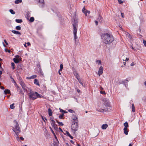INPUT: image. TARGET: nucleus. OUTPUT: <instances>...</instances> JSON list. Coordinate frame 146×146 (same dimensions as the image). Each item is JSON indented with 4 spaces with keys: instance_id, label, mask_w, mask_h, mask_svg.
I'll use <instances>...</instances> for the list:
<instances>
[{
    "instance_id": "2f4dec72",
    "label": "nucleus",
    "mask_w": 146,
    "mask_h": 146,
    "mask_svg": "<svg viewBox=\"0 0 146 146\" xmlns=\"http://www.w3.org/2000/svg\"><path fill=\"white\" fill-rule=\"evenodd\" d=\"M64 115V113H62V114L60 115L59 116V118L60 119H64V118L63 117V116Z\"/></svg>"
},
{
    "instance_id": "6e6552de",
    "label": "nucleus",
    "mask_w": 146,
    "mask_h": 146,
    "mask_svg": "<svg viewBox=\"0 0 146 146\" xmlns=\"http://www.w3.org/2000/svg\"><path fill=\"white\" fill-rule=\"evenodd\" d=\"M72 119L74 120V121L73 122H74L75 123H78V117L76 115H73Z\"/></svg>"
},
{
    "instance_id": "49530a36",
    "label": "nucleus",
    "mask_w": 146,
    "mask_h": 146,
    "mask_svg": "<svg viewBox=\"0 0 146 146\" xmlns=\"http://www.w3.org/2000/svg\"><path fill=\"white\" fill-rule=\"evenodd\" d=\"M142 100L144 102H146V98L145 97H144L142 99Z\"/></svg>"
},
{
    "instance_id": "c9c22d12",
    "label": "nucleus",
    "mask_w": 146,
    "mask_h": 146,
    "mask_svg": "<svg viewBox=\"0 0 146 146\" xmlns=\"http://www.w3.org/2000/svg\"><path fill=\"white\" fill-rule=\"evenodd\" d=\"M34 21V18L33 17H31L29 19V21L31 22H32Z\"/></svg>"
},
{
    "instance_id": "72a5a7b5",
    "label": "nucleus",
    "mask_w": 146,
    "mask_h": 146,
    "mask_svg": "<svg viewBox=\"0 0 146 146\" xmlns=\"http://www.w3.org/2000/svg\"><path fill=\"white\" fill-rule=\"evenodd\" d=\"M11 66H12V69L13 70L15 68V64L13 62H12L11 63Z\"/></svg>"
},
{
    "instance_id": "0eeeda50",
    "label": "nucleus",
    "mask_w": 146,
    "mask_h": 146,
    "mask_svg": "<svg viewBox=\"0 0 146 146\" xmlns=\"http://www.w3.org/2000/svg\"><path fill=\"white\" fill-rule=\"evenodd\" d=\"M104 105L106 107H110V105L109 102V101L107 99H105V101L104 102Z\"/></svg>"
},
{
    "instance_id": "c03bdc74",
    "label": "nucleus",
    "mask_w": 146,
    "mask_h": 146,
    "mask_svg": "<svg viewBox=\"0 0 146 146\" xmlns=\"http://www.w3.org/2000/svg\"><path fill=\"white\" fill-rule=\"evenodd\" d=\"M68 111L69 112L71 113H74L75 112L73 110H72L71 109L68 110Z\"/></svg>"
},
{
    "instance_id": "473e14b6",
    "label": "nucleus",
    "mask_w": 146,
    "mask_h": 146,
    "mask_svg": "<svg viewBox=\"0 0 146 146\" xmlns=\"http://www.w3.org/2000/svg\"><path fill=\"white\" fill-rule=\"evenodd\" d=\"M50 123L52 126L56 124L55 123V121L54 120L52 121H50Z\"/></svg>"
},
{
    "instance_id": "f8f14e48",
    "label": "nucleus",
    "mask_w": 146,
    "mask_h": 146,
    "mask_svg": "<svg viewBox=\"0 0 146 146\" xmlns=\"http://www.w3.org/2000/svg\"><path fill=\"white\" fill-rule=\"evenodd\" d=\"M11 32L14 34L16 35H21V33L18 31L15 30H12Z\"/></svg>"
},
{
    "instance_id": "ea45409f",
    "label": "nucleus",
    "mask_w": 146,
    "mask_h": 146,
    "mask_svg": "<svg viewBox=\"0 0 146 146\" xmlns=\"http://www.w3.org/2000/svg\"><path fill=\"white\" fill-rule=\"evenodd\" d=\"M14 103H13L12 104L10 105V108L11 109H13L15 107L14 106Z\"/></svg>"
},
{
    "instance_id": "9b49d317",
    "label": "nucleus",
    "mask_w": 146,
    "mask_h": 146,
    "mask_svg": "<svg viewBox=\"0 0 146 146\" xmlns=\"http://www.w3.org/2000/svg\"><path fill=\"white\" fill-rule=\"evenodd\" d=\"M77 30H73V33L74 35V38L75 39V41H76V39L77 38V36L76 35V33L77 32Z\"/></svg>"
},
{
    "instance_id": "4be33fe9",
    "label": "nucleus",
    "mask_w": 146,
    "mask_h": 146,
    "mask_svg": "<svg viewBox=\"0 0 146 146\" xmlns=\"http://www.w3.org/2000/svg\"><path fill=\"white\" fill-rule=\"evenodd\" d=\"M4 93L6 94H9L10 93V91L8 89H5L4 90Z\"/></svg>"
},
{
    "instance_id": "f704fd0d",
    "label": "nucleus",
    "mask_w": 146,
    "mask_h": 146,
    "mask_svg": "<svg viewBox=\"0 0 146 146\" xmlns=\"http://www.w3.org/2000/svg\"><path fill=\"white\" fill-rule=\"evenodd\" d=\"M86 9L84 7L82 9V12H83L85 14L86 16Z\"/></svg>"
},
{
    "instance_id": "a211bd4d",
    "label": "nucleus",
    "mask_w": 146,
    "mask_h": 146,
    "mask_svg": "<svg viewBox=\"0 0 146 146\" xmlns=\"http://www.w3.org/2000/svg\"><path fill=\"white\" fill-rule=\"evenodd\" d=\"M9 75L10 76V78H11V81L12 82H13L15 84H16V83L14 79L12 77V76L11 74H9Z\"/></svg>"
},
{
    "instance_id": "3c124183",
    "label": "nucleus",
    "mask_w": 146,
    "mask_h": 146,
    "mask_svg": "<svg viewBox=\"0 0 146 146\" xmlns=\"http://www.w3.org/2000/svg\"><path fill=\"white\" fill-rule=\"evenodd\" d=\"M129 81L127 80V79H126L125 80L123 81V83L124 84H125V83Z\"/></svg>"
},
{
    "instance_id": "774afa93",
    "label": "nucleus",
    "mask_w": 146,
    "mask_h": 146,
    "mask_svg": "<svg viewBox=\"0 0 146 146\" xmlns=\"http://www.w3.org/2000/svg\"><path fill=\"white\" fill-rule=\"evenodd\" d=\"M95 23H96V25H98V21H95Z\"/></svg>"
},
{
    "instance_id": "c85d7f7f",
    "label": "nucleus",
    "mask_w": 146,
    "mask_h": 146,
    "mask_svg": "<svg viewBox=\"0 0 146 146\" xmlns=\"http://www.w3.org/2000/svg\"><path fill=\"white\" fill-rule=\"evenodd\" d=\"M13 60L14 62L16 64L18 63L19 62V60L17 58H13Z\"/></svg>"
},
{
    "instance_id": "0e129e2a",
    "label": "nucleus",
    "mask_w": 146,
    "mask_h": 146,
    "mask_svg": "<svg viewBox=\"0 0 146 146\" xmlns=\"http://www.w3.org/2000/svg\"><path fill=\"white\" fill-rule=\"evenodd\" d=\"M121 15L122 17L123 18L124 17V13H121Z\"/></svg>"
},
{
    "instance_id": "9d476101",
    "label": "nucleus",
    "mask_w": 146,
    "mask_h": 146,
    "mask_svg": "<svg viewBox=\"0 0 146 146\" xmlns=\"http://www.w3.org/2000/svg\"><path fill=\"white\" fill-rule=\"evenodd\" d=\"M111 109L110 108H105L104 109H102L99 111L103 112L105 111L106 112H109L110 111Z\"/></svg>"
},
{
    "instance_id": "69168bd1",
    "label": "nucleus",
    "mask_w": 146,
    "mask_h": 146,
    "mask_svg": "<svg viewBox=\"0 0 146 146\" xmlns=\"http://www.w3.org/2000/svg\"><path fill=\"white\" fill-rule=\"evenodd\" d=\"M0 88H1V89L2 90H4V88H5L3 86H1Z\"/></svg>"
},
{
    "instance_id": "4c0bfd02",
    "label": "nucleus",
    "mask_w": 146,
    "mask_h": 146,
    "mask_svg": "<svg viewBox=\"0 0 146 146\" xmlns=\"http://www.w3.org/2000/svg\"><path fill=\"white\" fill-rule=\"evenodd\" d=\"M132 111L133 112H134L135 111V106H134V104H132Z\"/></svg>"
},
{
    "instance_id": "7ed1b4c3",
    "label": "nucleus",
    "mask_w": 146,
    "mask_h": 146,
    "mask_svg": "<svg viewBox=\"0 0 146 146\" xmlns=\"http://www.w3.org/2000/svg\"><path fill=\"white\" fill-rule=\"evenodd\" d=\"M14 122L15 123V125L14 126V127H13L12 129L13 130L14 132L16 134V135L15 136L16 137L17 140L19 141V137L18 136L19 133L20 131V129L19 127V125L17 121L15 120H14Z\"/></svg>"
},
{
    "instance_id": "864d4df0",
    "label": "nucleus",
    "mask_w": 146,
    "mask_h": 146,
    "mask_svg": "<svg viewBox=\"0 0 146 146\" xmlns=\"http://www.w3.org/2000/svg\"><path fill=\"white\" fill-rule=\"evenodd\" d=\"M100 93L102 94H106V93L105 91H101Z\"/></svg>"
},
{
    "instance_id": "a19ab883",
    "label": "nucleus",
    "mask_w": 146,
    "mask_h": 146,
    "mask_svg": "<svg viewBox=\"0 0 146 146\" xmlns=\"http://www.w3.org/2000/svg\"><path fill=\"white\" fill-rule=\"evenodd\" d=\"M60 68L59 70L60 71H62L63 68V65L62 64H61L60 65Z\"/></svg>"
},
{
    "instance_id": "8fccbe9b",
    "label": "nucleus",
    "mask_w": 146,
    "mask_h": 146,
    "mask_svg": "<svg viewBox=\"0 0 146 146\" xmlns=\"http://www.w3.org/2000/svg\"><path fill=\"white\" fill-rule=\"evenodd\" d=\"M42 119L43 120V121L45 122V123H46V121H45L44 120V117L42 116H41Z\"/></svg>"
},
{
    "instance_id": "58836bf2",
    "label": "nucleus",
    "mask_w": 146,
    "mask_h": 146,
    "mask_svg": "<svg viewBox=\"0 0 146 146\" xmlns=\"http://www.w3.org/2000/svg\"><path fill=\"white\" fill-rule=\"evenodd\" d=\"M15 29L17 30H20L21 29V27L19 26H17L16 27Z\"/></svg>"
},
{
    "instance_id": "f03ea898",
    "label": "nucleus",
    "mask_w": 146,
    "mask_h": 146,
    "mask_svg": "<svg viewBox=\"0 0 146 146\" xmlns=\"http://www.w3.org/2000/svg\"><path fill=\"white\" fill-rule=\"evenodd\" d=\"M29 93H28V95L29 96V97L33 100H35L38 97L41 98L42 96L37 92H33L31 89H29Z\"/></svg>"
},
{
    "instance_id": "680f3d73",
    "label": "nucleus",
    "mask_w": 146,
    "mask_h": 146,
    "mask_svg": "<svg viewBox=\"0 0 146 146\" xmlns=\"http://www.w3.org/2000/svg\"><path fill=\"white\" fill-rule=\"evenodd\" d=\"M86 14L87 13H88V14H90V11H88L87 10H86Z\"/></svg>"
},
{
    "instance_id": "4d7b16f0",
    "label": "nucleus",
    "mask_w": 146,
    "mask_h": 146,
    "mask_svg": "<svg viewBox=\"0 0 146 146\" xmlns=\"http://www.w3.org/2000/svg\"><path fill=\"white\" fill-rule=\"evenodd\" d=\"M143 43L144 45L146 46V41L145 40H143Z\"/></svg>"
},
{
    "instance_id": "b1692460",
    "label": "nucleus",
    "mask_w": 146,
    "mask_h": 146,
    "mask_svg": "<svg viewBox=\"0 0 146 146\" xmlns=\"http://www.w3.org/2000/svg\"><path fill=\"white\" fill-rule=\"evenodd\" d=\"M22 2V0H16L15 1V3L16 4L21 3Z\"/></svg>"
},
{
    "instance_id": "052dcab7",
    "label": "nucleus",
    "mask_w": 146,
    "mask_h": 146,
    "mask_svg": "<svg viewBox=\"0 0 146 146\" xmlns=\"http://www.w3.org/2000/svg\"><path fill=\"white\" fill-rule=\"evenodd\" d=\"M4 42L7 45H8V43L7 42L6 40H4Z\"/></svg>"
},
{
    "instance_id": "bf43d9fd",
    "label": "nucleus",
    "mask_w": 146,
    "mask_h": 146,
    "mask_svg": "<svg viewBox=\"0 0 146 146\" xmlns=\"http://www.w3.org/2000/svg\"><path fill=\"white\" fill-rule=\"evenodd\" d=\"M68 136L71 139H73V137L70 134L69 135H68Z\"/></svg>"
},
{
    "instance_id": "a18cd8bd",
    "label": "nucleus",
    "mask_w": 146,
    "mask_h": 146,
    "mask_svg": "<svg viewBox=\"0 0 146 146\" xmlns=\"http://www.w3.org/2000/svg\"><path fill=\"white\" fill-rule=\"evenodd\" d=\"M50 129L51 131H52V132L53 134L54 135H55V133H54V131H53V130H52V128H51V127H50Z\"/></svg>"
},
{
    "instance_id": "6e6d98bb",
    "label": "nucleus",
    "mask_w": 146,
    "mask_h": 146,
    "mask_svg": "<svg viewBox=\"0 0 146 146\" xmlns=\"http://www.w3.org/2000/svg\"><path fill=\"white\" fill-rule=\"evenodd\" d=\"M59 110H60V111L61 112H62L63 113V111H64V110H63L62 109H61L60 108H59Z\"/></svg>"
},
{
    "instance_id": "1a4fd4ad",
    "label": "nucleus",
    "mask_w": 146,
    "mask_h": 146,
    "mask_svg": "<svg viewBox=\"0 0 146 146\" xmlns=\"http://www.w3.org/2000/svg\"><path fill=\"white\" fill-rule=\"evenodd\" d=\"M103 68L102 66H101L98 70V74L99 75V76H100V75L102 74L103 73Z\"/></svg>"
},
{
    "instance_id": "13d9d810",
    "label": "nucleus",
    "mask_w": 146,
    "mask_h": 146,
    "mask_svg": "<svg viewBox=\"0 0 146 146\" xmlns=\"http://www.w3.org/2000/svg\"><path fill=\"white\" fill-rule=\"evenodd\" d=\"M15 57L16 58H17V59H18L19 58L20 56H19L17 55Z\"/></svg>"
},
{
    "instance_id": "393cba45",
    "label": "nucleus",
    "mask_w": 146,
    "mask_h": 146,
    "mask_svg": "<svg viewBox=\"0 0 146 146\" xmlns=\"http://www.w3.org/2000/svg\"><path fill=\"white\" fill-rule=\"evenodd\" d=\"M98 19L99 21H100L101 22L103 21V19L101 16L100 15L99 16Z\"/></svg>"
},
{
    "instance_id": "09e8293b",
    "label": "nucleus",
    "mask_w": 146,
    "mask_h": 146,
    "mask_svg": "<svg viewBox=\"0 0 146 146\" xmlns=\"http://www.w3.org/2000/svg\"><path fill=\"white\" fill-rule=\"evenodd\" d=\"M37 67H38V68H39V70L40 71L41 70V67L40 66V64H38L37 65Z\"/></svg>"
},
{
    "instance_id": "c756f323",
    "label": "nucleus",
    "mask_w": 146,
    "mask_h": 146,
    "mask_svg": "<svg viewBox=\"0 0 146 146\" xmlns=\"http://www.w3.org/2000/svg\"><path fill=\"white\" fill-rule=\"evenodd\" d=\"M36 75H34L29 78V79H34L36 77Z\"/></svg>"
},
{
    "instance_id": "e433bc0d",
    "label": "nucleus",
    "mask_w": 146,
    "mask_h": 146,
    "mask_svg": "<svg viewBox=\"0 0 146 146\" xmlns=\"http://www.w3.org/2000/svg\"><path fill=\"white\" fill-rule=\"evenodd\" d=\"M9 11L12 14H15V12L12 9H11L9 10Z\"/></svg>"
},
{
    "instance_id": "7c9ffc66",
    "label": "nucleus",
    "mask_w": 146,
    "mask_h": 146,
    "mask_svg": "<svg viewBox=\"0 0 146 146\" xmlns=\"http://www.w3.org/2000/svg\"><path fill=\"white\" fill-rule=\"evenodd\" d=\"M52 127L54 129L56 130H58V127H57V125L56 124L54 125H53Z\"/></svg>"
},
{
    "instance_id": "2eb2a0df",
    "label": "nucleus",
    "mask_w": 146,
    "mask_h": 146,
    "mask_svg": "<svg viewBox=\"0 0 146 146\" xmlns=\"http://www.w3.org/2000/svg\"><path fill=\"white\" fill-rule=\"evenodd\" d=\"M108 127V125L106 124H104L102 126V128L103 129H106Z\"/></svg>"
},
{
    "instance_id": "5701e85b",
    "label": "nucleus",
    "mask_w": 146,
    "mask_h": 146,
    "mask_svg": "<svg viewBox=\"0 0 146 146\" xmlns=\"http://www.w3.org/2000/svg\"><path fill=\"white\" fill-rule=\"evenodd\" d=\"M56 122L58 123V124L59 126H62L64 125L63 123L62 122H60L57 119H56Z\"/></svg>"
},
{
    "instance_id": "37998d69",
    "label": "nucleus",
    "mask_w": 146,
    "mask_h": 146,
    "mask_svg": "<svg viewBox=\"0 0 146 146\" xmlns=\"http://www.w3.org/2000/svg\"><path fill=\"white\" fill-rule=\"evenodd\" d=\"M96 62L97 63H98V64H100L101 63V61L100 60H98Z\"/></svg>"
},
{
    "instance_id": "20e7f679",
    "label": "nucleus",
    "mask_w": 146,
    "mask_h": 146,
    "mask_svg": "<svg viewBox=\"0 0 146 146\" xmlns=\"http://www.w3.org/2000/svg\"><path fill=\"white\" fill-rule=\"evenodd\" d=\"M78 128V123H75L74 122H72V124L71 126V129L74 132L77 131Z\"/></svg>"
},
{
    "instance_id": "e2e57ef3",
    "label": "nucleus",
    "mask_w": 146,
    "mask_h": 146,
    "mask_svg": "<svg viewBox=\"0 0 146 146\" xmlns=\"http://www.w3.org/2000/svg\"><path fill=\"white\" fill-rule=\"evenodd\" d=\"M50 120L51 121H54L53 119V118L52 117H50Z\"/></svg>"
},
{
    "instance_id": "aec40b11",
    "label": "nucleus",
    "mask_w": 146,
    "mask_h": 146,
    "mask_svg": "<svg viewBox=\"0 0 146 146\" xmlns=\"http://www.w3.org/2000/svg\"><path fill=\"white\" fill-rule=\"evenodd\" d=\"M74 74L75 76L76 77V78L78 79L79 78V75L78 74V73H77V72H74Z\"/></svg>"
},
{
    "instance_id": "6ab92c4d",
    "label": "nucleus",
    "mask_w": 146,
    "mask_h": 146,
    "mask_svg": "<svg viewBox=\"0 0 146 146\" xmlns=\"http://www.w3.org/2000/svg\"><path fill=\"white\" fill-rule=\"evenodd\" d=\"M48 111L49 115L50 116H51L52 115V112L50 108H49L48 109Z\"/></svg>"
},
{
    "instance_id": "338daca9",
    "label": "nucleus",
    "mask_w": 146,
    "mask_h": 146,
    "mask_svg": "<svg viewBox=\"0 0 146 146\" xmlns=\"http://www.w3.org/2000/svg\"><path fill=\"white\" fill-rule=\"evenodd\" d=\"M20 139L21 140H23L24 139V138L23 137H20V138L19 137V139ZM20 141V140H19V141Z\"/></svg>"
},
{
    "instance_id": "4468645a",
    "label": "nucleus",
    "mask_w": 146,
    "mask_h": 146,
    "mask_svg": "<svg viewBox=\"0 0 146 146\" xmlns=\"http://www.w3.org/2000/svg\"><path fill=\"white\" fill-rule=\"evenodd\" d=\"M17 90L18 92L21 94H23L22 90L20 87L17 86Z\"/></svg>"
},
{
    "instance_id": "39448f33",
    "label": "nucleus",
    "mask_w": 146,
    "mask_h": 146,
    "mask_svg": "<svg viewBox=\"0 0 146 146\" xmlns=\"http://www.w3.org/2000/svg\"><path fill=\"white\" fill-rule=\"evenodd\" d=\"M38 2L39 7L42 8L44 7L45 3L44 0H35Z\"/></svg>"
},
{
    "instance_id": "de8ad7c7",
    "label": "nucleus",
    "mask_w": 146,
    "mask_h": 146,
    "mask_svg": "<svg viewBox=\"0 0 146 146\" xmlns=\"http://www.w3.org/2000/svg\"><path fill=\"white\" fill-rule=\"evenodd\" d=\"M5 51L6 52H9V53L10 52H11V51L10 50H7L6 48H5Z\"/></svg>"
},
{
    "instance_id": "412c9836",
    "label": "nucleus",
    "mask_w": 146,
    "mask_h": 146,
    "mask_svg": "<svg viewBox=\"0 0 146 146\" xmlns=\"http://www.w3.org/2000/svg\"><path fill=\"white\" fill-rule=\"evenodd\" d=\"M124 131V133L126 135H127L128 134V131H127V128H124L123 129Z\"/></svg>"
},
{
    "instance_id": "a878e982",
    "label": "nucleus",
    "mask_w": 146,
    "mask_h": 146,
    "mask_svg": "<svg viewBox=\"0 0 146 146\" xmlns=\"http://www.w3.org/2000/svg\"><path fill=\"white\" fill-rule=\"evenodd\" d=\"M15 21H16V22L17 23H21L23 21H22V19H16L15 20Z\"/></svg>"
},
{
    "instance_id": "423d86ee",
    "label": "nucleus",
    "mask_w": 146,
    "mask_h": 146,
    "mask_svg": "<svg viewBox=\"0 0 146 146\" xmlns=\"http://www.w3.org/2000/svg\"><path fill=\"white\" fill-rule=\"evenodd\" d=\"M74 19V22L72 24L73 29V30H77L76 27L78 26V21L77 20L75 19Z\"/></svg>"
},
{
    "instance_id": "f3484780",
    "label": "nucleus",
    "mask_w": 146,
    "mask_h": 146,
    "mask_svg": "<svg viewBox=\"0 0 146 146\" xmlns=\"http://www.w3.org/2000/svg\"><path fill=\"white\" fill-rule=\"evenodd\" d=\"M34 83L38 86H39L40 84L39 83V82L37 79H35L34 80Z\"/></svg>"
},
{
    "instance_id": "bb28decb",
    "label": "nucleus",
    "mask_w": 146,
    "mask_h": 146,
    "mask_svg": "<svg viewBox=\"0 0 146 146\" xmlns=\"http://www.w3.org/2000/svg\"><path fill=\"white\" fill-rule=\"evenodd\" d=\"M124 125L125 127L124 128H127V127H129V125L128 123L127 122H125L124 124Z\"/></svg>"
},
{
    "instance_id": "ddd939ff",
    "label": "nucleus",
    "mask_w": 146,
    "mask_h": 146,
    "mask_svg": "<svg viewBox=\"0 0 146 146\" xmlns=\"http://www.w3.org/2000/svg\"><path fill=\"white\" fill-rule=\"evenodd\" d=\"M21 85L22 87V88L23 89L24 92L27 91V90L26 89V87L25 86V84L24 83H23V84H22Z\"/></svg>"
},
{
    "instance_id": "f257e3e1",
    "label": "nucleus",
    "mask_w": 146,
    "mask_h": 146,
    "mask_svg": "<svg viewBox=\"0 0 146 146\" xmlns=\"http://www.w3.org/2000/svg\"><path fill=\"white\" fill-rule=\"evenodd\" d=\"M101 38L103 40V42L106 44H110L114 40L113 36L108 33L102 34Z\"/></svg>"
},
{
    "instance_id": "dca6fc26",
    "label": "nucleus",
    "mask_w": 146,
    "mask_h": 146,
    "mask_svg": "<svg viewBox=\"0 0 146 146\" xmlns=\"http://www.w3.org/2000/svg\"><path fill=\"white\" fill-rule=\"evenodd\" d=\"M59 143L58 140H56L54 141V146H58Z\"/></svg>"
},
{
    "instance_id": "603ef678",
    "label": "nucleus",
    "mask_w": 146,
    "mask_h": 146,
    "mask_svg": "<svg viewBox=\"0 0 146 146\" xmlns=\"http://www.w3.org/2000/svg\"><path fill=\"white\" fill-rule=\"evenodd\" d=\"M118 2L119 4H121L123 3V1L121 0H118Z\"/></svg>"
},
{
    "instance_id": "5fc2aeb1",
    "label": "nucleus",
    "mask_w": 146,
    "mask_h": 146,
    "mask_svg": "<svg viewBox=\"0 0 146 146\" xmlns=\"http://www.w3.org/2000/svg\"><path fill=\"white\" fill-rule=\"evenodd\" d=\"M23 83H24L22 81V80H20L19 81V83L20 84V85H21L22 84H23Z\"/></svg>"
},
{
    "instance_id": "79ce46f5",
    "label": "nucleus",
    "mask_w": 146,
    "mask_h": 146,
    "mask_svg": "<svg viewBox=\"0 0 146 146\" xmlns=\"http://www.w3.org/2000/svg\"><path fill=\"white\" fill-rule=\"evenodd\" d=\"M78 81L80 83L82 86H83V84L82 83V82L81 80H80V78H78Z\"/></svg>"
},
{
    "instance_id": "cd10ccee",
    "label": "nucleus",
    "mask_w": 146,
    "mask_h": 146,
    "mask_svg": "<svg viewBox=\"0 0 146 146\" xmlns=\"http://www.w3.org/2000/svg\"><path fill=\"white\" fill-rule=\"evenodd\" d=\"M64 132H63V133L64 135H66L67 136H68V135H69L70 134L69 133V132L67 131H64Z\"/></svg>"
}]
</instances>
